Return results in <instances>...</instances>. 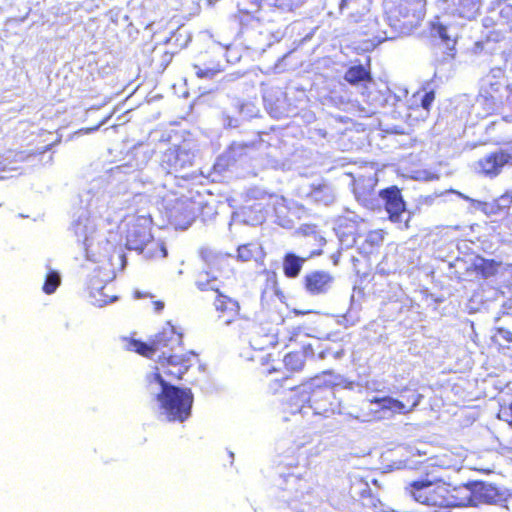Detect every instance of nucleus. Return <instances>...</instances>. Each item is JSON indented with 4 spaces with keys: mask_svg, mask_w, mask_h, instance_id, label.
Returning a JSON list of instances; mask_svg holds the SVG:
<instances>
[{
    "mask_svg": "<svg viewBox=\"0 0 512 512\" xmlns=\"http://www.w3.org/2000/svg\"><path fill=\"white\" fill-rule=\"evenodd\" d=\"M405 491L415 501L439 508L463 507L473 502L467 486L453 487L442 479H418L408 483Z\"/></svg>",
    "mask_w": 512,
    "mask_h": 512,
    "instance_id": "obj_1",
    "label": "nucleus"
},
{
    "mask_svg": "<svg viewBox=\"0 0 512 512\" xmlns=\"http://www.w3.org/2000/svg\"><path fill=\"white\" fill-rule=\"evenodd\" d=\"M156 399L169 422H184L191 416L194 396L189 388L164 385Z\"/></svg>",
    "mask_w": 512,
    "mask_h": 512,
    "instance_id": "obj_2",
    "label": "nucleus"
},
{
    "mask_svg": "<svg viewBox=\"0 0 512 512\" xmlns=\"http://www.w3.org/2000/svg\"><path fill=\"white\" fill-rule=\"evenodd\" d=\"M197 360L198 355L194 351L159 356L154 372L150 376L151 381L159 383L160 386L171 385V382L181 380Z\"/></svg>",
    "mask_w": 512,
    "mask_h": 512,
    "instance_id": "obj_3",
    "label": "nucleus"
},
{
    "mask_svg": "<svg viewBox=\"0 0 512 512\" xmlns=\"http://www.w3.org/2000/svg\"><path fill=\"white\" fill-rule=\"evenodd\" d=\"M425 12L426 0H394L388 7L386 15L391 26L408 30L419 24Z\"/></svg>",
    "mask_w": 512,
    "mask_h": 512,
    "instance_id": "obj_4",
    "label": "nucleus"
},
{
    "mask_svg": "<svg viewBox=\"0 0 512 512\" xmlns=\"http://www.w3.org/2000/svg\"><path fill=\"white\" fill-rule=\"evenodd\" d=\"M292 332L293 329H289L284 322H261L253 329L250 345L253 349L262 351L280 343L286 344Z\"/></svg>",
    "mask_w": 512,
    "mask_h": 512,
    "instance_id": "obj_5",
    "label": "nucleus"
},
{
    "mask_svg": "<svg viewBox=\"0 0 512 512\" xmlns=\"http://www.w3.org/2000/svg\"><path fill=\"white\" fill-rule=\"evenodd\" d=\"M308 340L309 336L300 328L293 329V332L290 333L289 341L285 346L294 347V349L288 352L283 358L286 370L298 372L303 369L306 359L314 356L315 344Z\"/></svg>",
    "mask_w": 512,
    "mask_h": 512,
    "instance_id": "obj_6",
    "label": "nucleus"
},
{
    "mask_svg": "<svg viewBox=\"0 0 512 512\" xmlns=\"http://www.w3.org/2000/svg\"><path fill=\"white\" fill-rule=\"evenodd\" d=\"M509 88L504 71L493 68L481 79L477 99L487 108L494 109L503 103L504 91Z\"/></svg>",
    "mask_w": 512,
    "mask_h": 512,
    "instance_id": "obj_7",
    "label": "nucleus"
},
{
    "mask_svg": "<svg viewBox=\"0 0 512 512\" xmlns=\"http://www.w3.org/2000/svg\"><path fill=\"white\" fill-rule=\"evenodd\" d=\"M336 384L314 386L308 396L309 406L320 415H334L341 412V400L336 396Z\"/></svg>",
    "mask_w": 512,
    "mask_h": 512,
    "instance_id": "obj_8",
    "label": "nucleus"
},
{
    "mask_svg": "<svg viewBox=\"0 0 512 512\" xmlns=\"http://www.w3.org/2000/svg\"><path fill=\"white\" fill-rule=\"evenodd\" d=\"M152 339L157 358H159V356L177 353L182 350L183 335L171 324H167L162 327V329L158 331Z\"/></svg>",
    "mask_w": 512,
    "mask_h": 512,
    "instance_id": "obj_9",
    "label": "nucleus"
},
{
    "mask_svg": "<svg viewBox=\"0 0 512 512\" xmlns=\"http://www.w3.org/2000/svg\"><path fill=\"white\" fill-rule=\"evenodd\" d=\"M217 293L214 300V307L217 312L218 320L224 325H230L235 322L247 321L248 319L240 313V305L237 300L221 293L219 289H215Z\"/></svg>",
    "mask_w": 512,
    "mask_h": 512,
    "instance_id": "obj_10",
    "label": "nucleus"
},
{
    "mask_svg": "<svg viewBox=\"0 0 512 512\" xmlns=\"http://www.w3.org/2000/svg\"><path fill=\"white\" fill-rule=\"evenodd\" d=\"M380 198L383 200L388 219L393 223L401 221V216L406 210V204L402 197L401 190L397 186H390L380 190Z\"/></svg>",
    "mask_w": 512,
    "mask_h": 512,
    "instance_id": "obj_11",
    "label": "nucleus"
},
{
    "mask_svg": "<svg viewBox=\"0 0 512 512\" xmlns=\"http://www.w3.org/2000/svg\"><path fill=\"white\" fill-rule=\"evenodd\" d=\"M333 283V275L324 270L310 271L303 277L304 289L313 296L326 294Z\"/></svg>",
    "mask_w": 512,
    "mask_h": 512,
    "instance_id": "obj_12",
    "label": "nucleus"
},
{
    "mask_svg": "<svg viewBox=\"0 0 512 512\" xmlns=\"http://www.w3.org/2000/svg\"><path fill=\"white\" fill-rule=\"evenodd\" d=\"M151 227L144 218H137L130 223L126 232V246L130 250L139 251L150 239Z\"/></svg>",
    "mask_w": 512,
    "mask_h": 512,
    "instance_id": "obj_13",
    "label": "nucleus"
},
{
    "mask_svg": "<svg viewBox=\"0 0 512 512\" xmlns=\"http://www.w3.org/2000/svg\"><path fill=\"white\" fill-rule=\"evenodd\" d=\"M512 160V155L505 151L499 150L487 154L478 160L477 165L479 172L484 176L496 177L502 171V168Z\"/></svg>",
    "mask_w": 512,
    "mask_h": 512,
    "instance_id": "obj_14",
    "label": "nucleus"
},
{
    "mask_svg": "<svg viewBox=\"0 0 512 512\" xmlns=\"http://www.w3.org/2000/svg\"><path fill=\"white\" fill-rule=\"evenodd\" d=\"M198 209L196 203L191 200L177 201L174 205L171 217L176 227L187 229L197 218Z\"/></svg>",
    "mask_w": 512,
    "mask_h": 512,
    "instance_id": "obj_15",
    "label": "nucleus"
},
{
    "mask_svg": "<svg viewBox=\"0 0 512 512\" xmlns=\"http://www.w3.org/2000/svg\"><path fill=\"white\" fill-rule=\"evenodd\" d=\"M361 223H364V221L355 218L344 217L340 219L336 227V234L340 241L347 246L355 245L358 238L362 236Z\"/></svg>",
    "mask_w": 512,
    "mask_h": 512,
    "instance_id": "obj_16",
    "label": "nucleus"
},
{
    "mask_svg": "<svg viewBox=\"0 0 512 512\" xmlns=\"http://www.w3.org/2000/svg\"><path fill=\"white\" fill-rule=\"evenodd\" d=\"M451 14L466 20L475 19L480 12V0H443Z\"/></svg>",
    "mask_w": 512,
    "mask_h": 512,
    "instance_id": "obj_17",
    "label": "nucleus"
},
{
    "mask_svg": "<svg viewBox=\"0 0 512 512\" xmlns=\"http://www.w3.org/2000/svg\"><path fill=\"white\" fill-rule=\"evenodd\" d=\"M344 80L352 86L366 83H371L373 81L370 60L367 61L366 66L363 65H353L350 66L344 74Z\"/></svg>",
    "mask_w": 512,
    "mask_h": 512,
    "instance_id": "obj_18",
    "label": "nucleus"
},
{
    "mask_svg": "<svg viewBox=\"0 0 512 512\" xmlns=\"http://www.w3.org/2000/svg\"><path fill=\"white\" fill-rule=\"evenodd\" d=\"M307 196L315 203L329 205L335 199V194L332 186L325 181L320 183H313Z\"/></svg>",
    "mask_w": 512,
    "mask_h": 512,
    "instance_id": "obj_19",
    "label": "nucleus"
},
{
    "mask_svg": "<svg viewBox=\"0 0 512 512\" xmlns=\"http://www.w3.org/2000/svg\"><path fill=\"white\" fill-rule=\"evenodd\" d=\"M48 150V146L37 152V154L45 153ZM36 155V153H25L24 151H9L7 156L0 155V173L7 171H14L16 167L12 166V162H23L28 159L30 156ZM5 177L0 174V180H3Z\"/></svg>",
    "mask_w": 512,
    "mask_h": 512,
    "instance_id": "obj_20",
    "label": "nucleus"
},
{
    "mask_svg": "<svg viewBox=\"0 0 512 512\" xmlns=\"http://www.w3.org/2000/svg\"><path fill=\"white\" fill-rule=\"evenodd\" d=\"M306 259L307 258H301L292 252L286 253L283 256L282 262L283 274L291 279L298 277Z\"/></svg>",
    "mask_w": 512,
    "mask_h": 512,
    "instance_id": "obj_21",
    "label": "nucleus"
},
{
    "mask_svg": "<svg viewBox=\"0 0 512 512\" xmlns=\"http://www.w3.org/2000/svg\"><path fill=\"white\" fill-rule=\"evenodd\" d=\"M384 240V231L382 229H376L369 231L359 247L361 254L370 255L376 252L382 245Z\"/></svg>",
    "mask_w": 512,
    "mask_h": 512,
    "instance_id": "obj_22",
    "label": "nucleus"
},
{
    "mask_svg": "<svg viewBox=\"0 0 512 512\" xmlns=\"http://www.w3.org/2000/svg\"><path fill=\"white\" fill-rule=\"evenodd\" d=\"M372 402L380 405L383 409H389L399 413H407L418 404V400L414 395L410 405H406L402 401L391 397L375 398Z\"/></svg>",
    "mask_w": 512,
    "mask_h": 512,
    "instance_id": "obj_23",
    "label": "nucleus"
},
{
    "mask_svg": "<svg viewBox=\"0 0 512 512\" xmlns=\"http://www.w3.org/2000/svg\"><path fill=\"white\" fill-rule=\"evenodd\" d=\"M139 252L147 259H163L167 255L165 244L161 240L154 239L152 236L146 241L143 248L139 249Z\"/></svg>",
    "mask_w": 512,
    "mask_h": 512,
    "instance_id": "obj_24",
    "label": "nucleus"
},
{
    "mask_svg": "<svg viewBox=\"0 0 512 512\" xmlns=\"http://www.w3.org/2000/svg\"><path fill=\"white\" fill-rule=\"evenodd\" d=\"M195 75L199 79H212L223 71L219 61L210 60L204 64H193Z\"/></svg>",
    "mask_w": 512,
    "mask_h": 512,
    "instance_id": "obj_25",
    "label": "nucleus"
},
{
    "mask_svg": "<svg viewBox=\"0 0 512 512\" xmlns=\"http://www.w3.org/2000/svg\"><path fill=\"white\" fill-rule=\"evenodd\" d=\"M499 264L493 259H482L479 263L474 264V271L482 278L487 279L497 273Z\"/></svg>",
    "mask_w": 512,
    "mask_h": 512,
    "instance_id": "obj_26",
    "label": "nucleus"
},
{
    "mask_svg": "<svg viewBox=\"0 0 512 512\" xmlns=\"http://www.w3.org/2000/svg\"><path fill=\"white\" fill-rule=\"evenodd\" d=\"M129 344H130V348L134 352L138 353L139 355H141L143 357L153 358L156 355L152 338L150 339V341L148 343L143 342L141 340L132 339Z\"/></svg>",
    "mask_w": 512,
    "mask_h": 512,
    "instance_id": "obj_27",
    "label": "nucleus"
},
{
    "mask_svg": "<svg viewBox=\"0 0 512 512\" xmlns=\"http://www.w3.org/2000/svg\"><path fill=\"white\" fill-rule=\"evenodd\" d=\"M60 282L59 274L56 271H50L46 275L42 289L46 294H52L59 287Z\"/></svg>",
    "mask_w": 512,
    "mask_h": 512,
    "instance_id": "obj_28",
    "label": "nucleus"
},
{
    "mask_svg": "<svg viewBox=\"0 0 512 512\" xmlns=\"http://www.w3.org/2000/svg\"><path fill=\"white\" fill-rule=\"evenodd\" d=\"M108 289L107 286H102L99 290L93 293L94 304L97 306H104L109 303H112L117 300V296H110L105 293V290Z\"/></svg>",
    "mask_w": 512,
    "mask_h": 512,
    "instance_id": "obj_29",
    "label": "nucleus"
},
{
    "mask_svg": "<svg viewBox=\"0 0 512 512\" xmlns=\"http://www.w3.org/2000/svg\"><path fill=\"white\" fill-rule=\"evenodd\" d=\"M229 267V258L225 256H214L210 262L212 272L222 273Z\"/></svg>",
    "mask_w": 512,
    "mask_h": 512,
    "instance_id": "obj_30",
    "label": "nucleus"
},
{
    "mask_svg": "<svg viewBox=\"0 0 512 512\" xmlns=\"http://www.w3.org/2000/svg\"><path fill=\"white\" fill-rule=\"evenodd\" d=\"M434 100H435V92L433 90H431V91L425 92L420 97V104L419 105L424 110L429 111L430 108H431L432 103L434 102Z\"/></svg>",
    "mask_w": 512,
    "mask_h": 512,
    "instance_id": "obj_31",
    "label": "nucleus"
},
{
    "mask_svg": "<svg viewBox=\"0 0 512 512\" xmlns=\"http://www.w3.org/2000/svg\"><path fill=\"white\" fill-rule=\"evenodd\" d=\"M482 496L485 498L486 503L495 504L497 502L496 496H498V493L495 488L490 487L485 490Z\"/></svg>",
    "mask_w": 512,
    "mask_h": 512,
    "instance_id": "obj_32",
    "label": "nucleus"
},
{
    "mask_svg": "<svg viewBox=\"0 0 512 512\" xmlns=\"http://www.w3.org/2000/svg\"><path fill=\"white\" fill-rule=\"evenodd\" d=\"M500 16L506 23L512 24V5L504 6L500 11Z\"/></svg>",
    "mask_w": 512,
    "mask_h": 512,
    "instance_id": "obj_33",
    "label": "nucleus"
},
{
    "mask_svg": "<svg viewBox=\"0 0 512 512\" xmlns=\"http://www.w3.org/2000/svg\"><path fill=\"white\" fill-rule=\"evenodd\" d=\"M278 368L273 365H270L267 361L262 363V367L260 368V373L262 375H270L273 372H277Z\"/></svg>",
    "mask_w": 512,
    "mask_h": 512,
    "instance_id": "obj_34",
    "label": "nucleus"
},
{
    "mask_svg": "<svg viewBox=\"0 0 512 512\" xmlns=\"http://www.w3.org/2000/svg\"><path fill=\"white\" fill-rule=\"evenodd\" d=\"M498 334L506 343H512V332L506 328H498Z\"/></svg>",
    "mask_w": 512,
    "mask_h": 512,
    "instance_id": "obj_35",
    "label": "nucleus"
},
{
    "mask_svg": "<svg viewBox=\"0 0 512 512\" xmlns=\"http://www.w3.org/2000/svg\"><path fill=\"white\" fill-rule=\"evenodd\" d=\"M498 206H503L504 208H509L512 203V197L509 195H501L498 199Z\"/></svg>",
    "mask_w": 512,
    "mask_h": 512,
    "instance_id": "obj_36",
    "label": "nucleus"
},
{
    "mask_svg": "<svg viewBox=\"0 0 512 512\" xmlns=\"http://www.w3.org/2000/svg\"><path fill=\"white\" fill-rule=\"evenodd\" d=\"M436 31H437V33H438V35H439V37H440L441 39H443L444 41H448V40H449V36H448V34H447V28H446V26H445V25H443V24H438V25L436 26Z\"/></svg>",
    "mask_w": 512,
    "mask_h": 512,
    "instance_id": "obj_37",
    "label": "nucleus"
},
{
    "mask_svg": "<svg viewBox=\"0 0 512 512\" xmlns=\"http://www.w3.org/2000/svg\"><path fill=\"white\" fill-rule=\"evenodd\" d=\"M237 251L238 257L241 258L242 260H248L250 258V255H248L249 249L247 245L240 246Z\"/></svg>",
    "mask_w": 512,
    "mask_h": 512,
    "instance_id": "obj_38",
    "label": "nucleus"
},
{
    "mask_svg": "<svg viewBox=\"0 0 512 512\" xmlns=\"http://www.w3.org/2000/svg\"><path fill=\"white\" fill-rule=\"evenodd\" d=\"M307 237H312L315 241L318 242L319 247L323 246L325 243V240L323 237L319 236L316 232H313L312 234H304Z\"/></svg>",
    "mask_w": 512,
    "mask_h": 512,
    "instance_id": "obj_39",
    "label": "nucleus"
},
{
    "mask_svg": "<svg viewBox=\"0 0 512 512\" xmlns=\"http://www.w3.org/2000/svg\"><path fill=\"white\" fill-rule=\"evenodd\" d=\"M152 305L157 312L161 311L164 308V303L160 300L153 301Z\"/></svg>",
    "mask_w": 512,
    "mask_h": 512,
    "instance_id": "obj_40",
    "label": "nucleus"
},
{
    "mask_svg": "<svg viewBox=\"0 0 512 512\" xmlns=\"http://www.w3.org/2000/svg\"><path fill=\"white\" fill-rule=\"evenodd\" d=\"M197 287L201 291H207L208 290V282H197Z\"/></svg>",
    "mask_w": 512,
    "mask_h": 512,
    "instance_id": "obj_41",
    "label": "nucleus"
},
{
    "mask_svg": "<svg viewBox=\"0 0 512 512\" xmlns=\"http://www.w3.org/2000/svg\"><path fill=\"white\" fill-rule=\"evenodd\" d=\"M322 253L321 249H314V250H311L308 254V258H313L315 256H319L320 254Z\"/></svg>",
    "mask_w": 512,
    "mask_h": 512,
    "instance_id": "obj_42",
    "label": "nucleus"
},
{
    "mask_svg": "<svg viewBox=\"0 0 512 512\" xmlns=\"http://www.w3.org/2000/svg\"><path fill=\"white\" fill-rule=\"evenodd\" d=\"M134 295H135V298H138V299L139 298H143V297H152V295L149 294V293H141V292H138V291H136L134 293Z\"/></svg>",
    "mask_w": 512,
    "mask_h": 512,
    "instance_id": "obj_43",
    "label": "nucleus"
},
{
    "mask_svg": "<svg viewBox=\"0 0 512 512\" xmlns=\"http://www.w3.org/2000/svg\"><path fill=\"white\" fill-rule=\"evenodd\" d=\"M349 0H341L339 4L340 11H342L348 4Z\"/></svg>",
    "mask_w": 512,
    "mask_h": 512,
    "instance_id": "obj_44",
    "label": "nucleus"
},
{
    "mask_svg": "<svg viewBox=\"0 0 512 512\" xmlns=\"http://www.w3.org/2000/svg\"><path fill=\"white\" fill-rule=\"evenodd\" d=\"M319 356H320L321 358H323V357L325 356V353H324L323 351H320V352H319Z\"/></svg>",
    "mask_w": 512,
    "mask_h": 512,
    "instance_id": "obj_45",
    "label": "nucleus"
},
{
    "mask_svg": "<svg viewBox=\"0 0 512 512\" xmlns=\"http://www.w3.org/2000/svg\"><path fill=\"white\" fill-rule=\"evenodd\" d=\"M314 342H315V344H317V347H319V344H320L319 340H315Z\"/></svg>",
    "mask_w": 512,
    "mask_h": 512,
    "instance_id": "obj_46",
    "label": "nucleus"
}]
</instances>
